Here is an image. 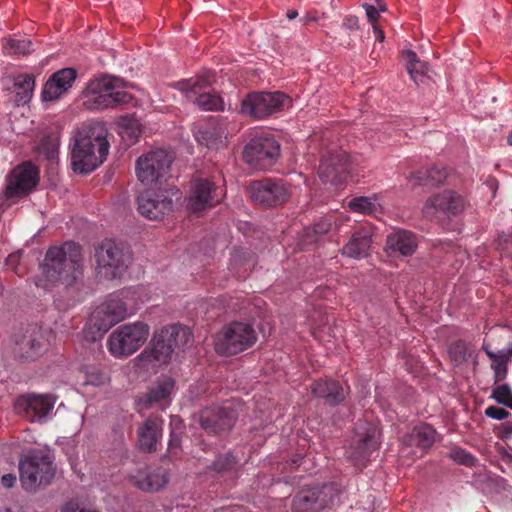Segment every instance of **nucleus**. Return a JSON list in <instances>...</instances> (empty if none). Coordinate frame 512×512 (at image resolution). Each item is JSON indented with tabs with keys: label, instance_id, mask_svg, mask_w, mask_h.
Returning a JSON list of instances; mask_svg holds the SVG:
<instances>
[{
	"label": "nucleus",
	"instance_id": "1",
	"mask_svg": "<svg viewBox=\"0 0 512 512\" xmlns=\"http://www.w3.org/2000/svg\"><path fill=\"white\" fill-rule=\"evenodd\" d=\"M109 143L101 125H85L76 131L71 157L75 172L90 173L105 160Z\"/></svg>",
	"mask_w": 512,
	"mask_h": 512
},
{
	"label": "nucleus",
	"instance_id": "2",
	"mask_svg": "<svg viewBox=\"0 0 512 512\" xmlns=\"http://www.w3.org/2000/svg\"><path fill=\"white\" fill-rule=\"evenodd\" d=\"M82 267L81 248L71 241L49 248L41 266L49 282H62L66 285L73 283L82 274Z\"/></svg>",
	"mask_w": 512,
	"mask_h": 512
},
{
	"label": "nucleus",
	"instance_id": "3",
	"mask_svg": "<svg viewBox=\"0 0 512 512\" xmlns=\"http://www.w3.org/2000/svg\"><path fill=\"white\" fill-rule=\"evenodd\" d=\"M139 295L140 289L134 287L110 294L94 313V317L101 321L99 328L106 331L134 315L139 308Z\"/></svg>",
	"mask_w": 512,
	"mask_h": 512
},
{
	"label": "nucleus",
	"instance_id": "4",
	"mask_svg": "<svg viewBox=\"0 0 512 512\" xmlns=\"http://www.w3.org/2000/svg\"><path fill=\"white\" fill-rule=\"evenodd\" d=\"M191 336L190 329L179 324L163 327L154 334L150 348L144 350L140 358L147 362L164 363L170 359L175 348L186 346Z\"/></svg>",
	"mask_w": 512,
	"mask_h": 512
},
{
	"label": "nucleus",
	"instance_id": "5",
	"mask_svg": "<svg viewBox=\"0 0 512 512\" xmlns=\"http://www.w3.org/2000/svg\"><path fill=\"white\" fill-rule=\"evenodd\" d=\"M123 81L112 76H102L89 84L84 105L90 110H101L131 102L132 95L119 90Z\"/></svg>",
	"mask_w": 512,
	"mask_h": 512
},
{
	"label": "nucleus",
	"instance_id": "6",
	"mask_svg": "<svg viewBox=\"0 0 512 512\" xmlns=\"http://www.w3.org/2000/svg\"><path fill=\"white\" fill-rule=\"evenodd\" d=\"M95 258L96 274L105 280L122 277L131 261L129 251L113 240L103 241L96 250Z\"/></svg>",
	"mask_w": 512,
	"mask_h": 512
},
{
	"label": "nucleus",
	"instance_id": "7",
	"mask_svg": "<svg viewBox=\"0 0 512 512\" xmlns=\"http://www.w3.org/2000/svg\"><path fill=\"white\" fill-rule=\"evenodd\" d=\"M149 334V326L141 321L121 325L109 335L108 350L114 357H128L146 342Z\"/></svg>",
	"mask_w": 512,
	"mask_h": 512
},
{
	"label": "nucleus",
	"instance_id": "8",
	"mask_svg": "<svg viewBox=\"0 0 512 512\" xmlns=\"http://www.w3.org/2000/svg\"><path fill=\"white\" fill-rule=\"evenodd\" d=\"M213 83L211 73H205L195 78L183 80L174 84L184 97L196 104L200 109L205 111H220L224 109L222 98L208 91Z\"/></svg>",
	"mask_w": 512,
	"mask_h": 512
},
{
	"label": "nucleus",
	"instance_id": "9",
	"mask_svg": "<svg viewBox=\"0 0 512 512\" xmlns=\"http://www.w3.org/2000/svg\"><path fill=\"white\" fill-rule=\"evenodd\" d=\"M257 339L253 326L246 322H232L215 338V350L221 355H234L251 347Z\"/></svg>",
	"mask_w": 512,
	"mask_h": 512
},
{
	"label": "nucleus",
	"instance_id": "10",
	"mask_svg": "<svg viewBox=\"0 0 512 512\" xmlns=\"http://www.w3.org/2000/svg\"><path fill=\"white\" fill-rule=\"evenodd\" d=\"M280 156V144L271 133L259 132L246 144L243 158L255 169L270 168Z\"/></svg>",
	"mask_w": 512,
	"mask_h": 512
},
{
	"label": "nucleus",
	"instance_id": "11",
	"mask_svg": "<svg viewBox=\"0 0 512 512\" xmlns=\"http://www.w3.org/2000/svg\"><path fill=\"white\" fill-rule=\"evenodd\" d=\"M290 103V98L282 92H252L242 100L240 112L254 119H264L283 111Z\"/></svg>",
	"mask_w": 512,
	"mask_h": 512
},
{
	"label": "nucleus",
	"instance_id": "12",
	"mask_svg": "<svg viewBox=\"0 0 512 512\" xmlns=\"http://www.w3.org/2000/svg\"><path fill=\"white\" fill-rule=\"evenodd\" d=\"M172 161L171 153L165 149H155L143 154L136 161L137 179L145 185L158 182L166 175Z\"/></svg>",
	"mask_w": 512,
	"mask_h": 512
},
{
	"label": "nucleus",
	"instance_id": "13",
	"mask_svg": "<svg viewBox=\"0 0 512 512\" xmlns=\"http://www.w3.org/2000/svg\"><path fill=\"white\" fill-rule=\"evenodd\" d=\"M20 481L27 491L35 490L41 484H48L54 473L47 455L34 453L20 461Z\"/></svg>",
	"mask_w": 512,
	"mask_h": 512
},
{
	"label": "nucleus",
	"instance_id": "14",
	"mask_svg": "<svg viewBox=\"0 0 512 512\" xmlns=\"http://www.w3.org/2000/svg\"><path fill=\"white\" fill-rule=\"evenodd\" d=\"M174 199H179V190L176 188L158 192L146 190L138 195V211L148 219L157 220L172 210Z\"/></svg>",
	"mask_w": 512,
	"mask_h": 512
},
{
	"label": "nucleus",
	"instance_id": "15",
	"mask_svg": "<svg viewBox=\"0 0 512 512\" xmlns=\"http://www.w3.org/2000/svg\"><path fill=\"white\" fill-rule=\"evenodd\" d=\"M337 490L333 484H325L300 491L292 503V512H318L333 504Z\"/></svg>",
	"mask_w": 512,
	"mask_h": 512
},
{
	"label": "nucleus",
	"instance_id": "16",
	"mask_svg": "<svg viewBox=\"0 0 512 512\" xmlns=\"http://www.w3.org/2000/svg\"><path fill=\"white\" fill-rule=\"evenodd\" d=\"M223 195V190L210 180L195 179L187 197V208L193 213H201L218 204Z\"/></svg>",
	"mask_w": 512,
	"mask_h": 512
},
{
	"label": "nucleus",
	"instance_id": "17",
	"mask_svg": "<svg viewBox=\"0 0 512 512\" xmlns=\"http://www.w3.org/2000/svg\"><path fill=\"white\" fill-rule=\"evenodd\" d=\"M464 208L465 200L461 195L453 191H443L425 202L423 213L429 218H450L459 215Z\"/></svg>",
	"mask_w": 512,
	"mask_h": 512
},
{
	"label": "nucleus",
	"instance_id": "18",
	"mask_svg": "<svg viewBox=\"0 0 512 512\" xmlns=\"http://www.w3.org/2000/svg\"><path fill=\"white\" fill-rule=\"evenodd\" d=\"M251 199L263 206H277L284 203L289 192L282 180L263 179L254 181L249 187Z\"/></svg>",
	"mask_w": 512,
	"mask_h": 512
},
{
	"label": "nucleus",
	"instance_id": "19",
	"mask_svg": "<svg viewBox=\"0 0 512 512\" xmlns=\"http://www.w3.org/2000/svg\"><path fill=\"white\" fill-rule=\"evenodd\" d=\"M175 394V380L169 376L158 378L141 396L137 402L138 411L151 407L165 410L171 403Z\"/></svg>",
	"mask_w": 512,
	"mask_h": 512
},
{
	"label": "nucleus",
	"instance_id": "20",
	"mask_svg": "<svg viewBox=\"0 0 512 512\" xmlns=\"http://www.w3.org/2000/svg\"><path fill=\"white\" fill-rule=\"evenodd\" d=\"M348 158L346 152L342 150L324 155L319 165V176L322 181L336 186L341 185L346 179Z\"/></svg>",
	"mask_w": 512,
	"mask_h": 512
},
{
	"label": "nucleus",
	"instance_id": "21",
	"mask_svg": "<svg viewBox=\"0 0 512 512\" xmlns=\"http://www.w3.org/2000/svg\"><path fill=\"white\" fill-rule=\"evenodd\" d=\"M38 182L36 167L27 162L17 166L8 178L6 196L8 198L25 195L30 192Z\"/></svg>",
	"mask_w": 512,
	"mask_h": 512
},
{
	"label": "nucleus",
	"instance_id": "22",
	"mask_svg": "<svg viewBox=\"0 0 512 512\" xmlns=\"http://www.w3.org/2000/svg\"><path fill=\"white\" fill-rule=\"evenodd\" d=\"M54 407L49 395H24L17 399L16 409L30 422L43 421Z\"/></svg>",
	"mask_w": 512,
	"mask_h": 512
},
{
	"label": "nucleus",
	"instance_id": "23",
	"mask_svg": "<svg viewBox=\"0 0 512 512\" xmlns=\"http://www.w3.org/2000/svg\"><path fill=\"white\" fill-rule=\"evenodd\" d=\"M236 421V413L230 407L212 406L200 414V423L209 433H219L230 429Z\"/></svg>",
	"mask_w": 512,
	"mask_h": 512
},
{
	"label": "nucleus",
	"instance_id": "24",
	"mask_svg": "<svg viewBox=\"0 0 512 512\" xmlns=\"http://www.w3.org/2000/svg\"><path fill=\"white\" fill-rule=\"evenodd\" d=\"M77 72L73 68H63L53 73L42 90L43 101H54L64 95L73 85Z\"/></svg>",
	"mask_w": 512,
	"mask_h": 512
},
{
	"label": "nucleus",
	"instance_id": "25",
	"mask_svg": "<svg viewBox=\"0 0 512 512\" xmlns=\"http://www.w3.org/2000/svg\"><path fill=\"white\" fill-rule=\"evenodd\" d=\"M379 429L376 425L365 422L358 424L355 431L357 442L354 457L356 459H367L373 451L378 448Z\"/></svg>",
	"mask_w": 512,
	"mask_h": 512
},
{
	"label": "nucleus",
	"instance_id": "26",
	"mask_svg": "<svg viewBox=\"0 0 512 512\" xmlns=\"http://www.w3.org/2000/svg\"><path fill=\"white\" fill-rule=\"evenodd\" d=\"M372 236L373 230L370 226L365 225L361 227L342 248V254L354 259L367 257L371 247Z\"/></svg>",
	"mask_w": 512,
	"mask_h": 512
},
{
	"label": "nucleus",
	"instance_id": "27",
	"mask_svg": "<svg viewBox=\"0 0 512 512\" xmlns=\"http://www.w3.org/2000/svg\"><path fill=\"white\" fill-rule=\"evenodd\" d=\"M162 437V420L160 418L147 419L138 429L137 445L145 452H153Z\"/></svg>",
	"mask_w": 512,
	"mask_h": 512
},
{
	"label": "nucleus",
	"instance_id": "28",
	"mask_svg": "<svg viewBox=\"0 0 512 512\" xmlns=\"http://www.w3.org/2000/svg\"><path fill=\"white\" fill-rule=\"evenodd\" d=\"M418 246L416 236L407 230H395L386 239V249L391 253L411 256Z\"/></svg>",
	"mask_w": 512,
	"mask_h": 512
},
{
	"label": "nucleus",
	"instance_id": "29",
	"mask_svg": "<svg viewBox=\"0 0 512 512\" xmlns=\"http://www.w3.org/2000/svg\"><path fill=\"white\" fill-rule=\"evenodd\" d=\"M195 138L200 145L218 150L225 146L226 129L222 125L201 126L195 132Z\"/></svg>",
	"mask_w": 512,
	"mask_h": 512
},
{
	"label": "nucleus",
	"instance_id": "30",
	"mask_svg": "<svg viewBox=\"0 0 512 512\" xmlns=\"http://www.w3.org/2000/svg\"><path fill=\"white\" fill-rule=\"evenodd\" d=\"M133 482L140 490L155 492L167 484L168 476L164 469H157L152 472L140 471L133 476Z\"/></svg>",
	"mask_w": 512,
	"mask_h": 512
},
{
	"label": "nucleus",
	"instance_id": "31",
	"mask_svg": "<svg viewBox=\"0 0 512 512\" xmlns=\"http://www.w3.org/2000/svg\"><path fill=\"white\" fill-rule=\"evenodd\" d=\"M401 57L407 72L415 84L419 85L425 83L429 71L427 62L420 60L416 53L409 49L403 50Z\"/></svg>",
	"mask_w": 512,
	"mask_h": 512
},
{
	"label": "nucleus",
	"instance_id": "32",
	"mask_svg": "<svg viewBox=\"0 0 512 512\" xmlns=\"http://www.w3.org/2000/svg\"><path fill=\"white\" fill-rule=\"evenodd\" d=\"M314 396L324 398L332 405L338 404L344 399V390L337 381L318 380L312 385Z\"/></svg>",
	"mask_w": 512,
	"mask_h": 512
},
{
	"label": "nucleus",
	"instance_id": "33",
	"mask_svg": "<svg viewBox=\"0 0 512 512\" xmlns=\"http://www.w3.org/2000/svg\"><path fill=\"white\" fill-rule=\"evenodd\" d=\"M35 87V80L31 74H19L14 78V91L18 104H26L30 101Z\"/></svg>",
	"mask_w": 512,
	"mask_h": 512
},
{
	"label": "nucleus",
	"instance_id": "34",
	"mask_svg": "<svg viewBox=\"0 0 512 512\" xmlns=\"http://www.w3.org/2000/svg\"><path fill=\"white\" fill-rule=\"evenodd\" d=\"M40 332L33 331L29 336H25L20 342L19 346L20 357L26 360H32L42 352Z\"/></svg>",
	"mask_w": 512,
	"mask_h": 512
},
{
	"label": "nucleus",
	"instance_id": "35",
	"mask_svg": "<svg viewBox=\"0 0 512 512\" xmlns=\"http://www.w3.org/2000/svg\"><path fill=\"white\" fill-rule=\"evenodd\" d=\"M449 357L455 366H459L469 360L475 361L476 351L465 341L458 340L454 342L448 350Z\"/></svg>",
	"mask_w": 512,
	"mask_h": 512
},
{
	"label": "nucleus",
	"instance_id": "36",
	"mask_svg": "<svg viewBox=\"0 0 512 512\" xmlns=\"http://www.w3.org/2000/svg\"><path fill=\"white\" fill-rule=\"evenodd\" d=\"M349 208L353 212L366 215H375L382 210L381 203L377 196L372 197H356L349 202Z\"/></svg>",
	"mask_w": 512,
	"mask_h": 512
},
{
	"label": "nucleus",
	"instance_id": "37",
	"mask_svg": "<svg viewBox=\"0 0 512 512\" xmlns=\"http://www.w3.org/2000/svg\"><path fill=\"white\" fill-rule=\"evenodd\" d=\"M436 437L435 429L428 424H420L412 430L410 434V442L421 448L430 447Z\"/></svg>",
	"mask_w": 512,
	"mask_h": 512
},
{
	"label": "nucleus",
	"instance_id": "38",
	"mask_svg": "<svg viewBox=\"0 0 512 512\" xmlns=\"http://www.w3.org/2000/svg\"><path fill=\"white\" fill-rule=\"evenodd\" d=\"M447 177V170L444 167L433 166L429 170L417 171L411 174V178L424 185H438Z\"/></svg>",
	"mask_w": 512,
	"mask_h": 512
},
{
	"label": "nucleus",
	"instance_id": "39",
	"mask_svg": "<svg viewBox=\"0 0 512 512\" xmlns=\"http://www.w3.org/2000/svg\"><path fill=\"white\" fill-rule=\"evenodd\" d=\"M117 128L121 138L130 143H134L141 132L138 120L128 116L119 119Z\"/></svg>",
	"mask_w": 512,
	"mask_h": 512
},
{
	"label": "nucleus",
	"instance_id": "40",
	"mask_svg": "<svg viewBox=\"0 0 512 512\" xmlns=\"http://www.w3.org/2000/svg\"><path fill=\"white\" fill-rule=\"evenodd\" d=\"M346 220H349V217L340 214L326 216L314 224V233L318 235L326 234L332 230L333 226L336 230H339L342 223Z\"/></svg>",
	"mask_w": 512,
	"mask_h": 512
},
{
	"label": "nucleus",
	"instance_id": "41",
	"mask_svg": "<svg viewBox=\"0 0 512 512\" xmlns=\"http://www.w3.org/2000/svg\"><path fill=\"white\" fill-rule=\"evenodd\" d=\"M32 46V42L27 38H9L3 42V50L7 55L30 53L33 50Z\"/></svg>",
	"mask_w": 512,
	"mask_h": 512
},
{
	"label": "nucleus",
	"instance_id": "42",
	"mask_svg": "<svg viewBox=\"0 0 512 512\" xmlns=\"http://www.w3.org/2000/svg\"><path fill=\"white\" fill-rule=\"evenodd\" d=\"M486 351L488 357L492 360L491 367L494 371L495 383L502 381L505 379L507 375V358L503 353L495 354L485 347H483Z\"/></svg>",
	"mask_w": 512,
	"mask_h": 512
},
{
	"label": "nucleus",
	"instance_id": "43",
	"mask_svg": "<svg viewBox=\"0 0 512 512\" xmlns=\"http://www.w3.org/2000/svg\"><path fill=\"white\" fill-rule=\"evenodd\" d=\"M59 141L54 136L44 137L39 146L38 151L48 160H54L57 157Z\"/></svg>",
	"mask_w": 512,
	"mask_h": 512
},
{
	"label": "nucleus",
	"instance_id": "44",
	"mask_svg": "<svg viewBox=\"0 0 512 512\" xmlns=\"http://www.w3.org/2000/svg\"><path fill=\"white\" fill-rule=\"evenodd\" d=\"M84 373V385L100 386L105 384L106 376L96 367L87 366L83 370Z\"/></svg>",
	"mask_w": 512,
	"mask_h": 512
},
{
	"label": "nucleus",
	"instance_id": "45",
	"mask_svg": "<svg viewBox=\"0 0 512 512\" xmlns=\"http://www.w3.org/2000/svg\"><path fill=\"white\" fill-rule=\"evenodd\" d=\"M492 398L497 403L512 409V391L507 384L497 385L492 390Z\"/></svg>",
	"mask_w": 512,
	"mask_h": 512
},
{
	"label": "nucleus",
	"instance_id": "46",
	"mask_svg": "<svg viewBox=\"0 0 512 512\" xmlns=\"http://www.w3.org/2000/svg\"><path fill=\"white\" fill-rule=\"evenodd\" d=\"M449 456L456 463L469 467L474 466L477 462V459L474 455L462 448L453 449Z\"/></svg>",
	"mask_w": 512,
	"mask_h": 512
},
{
	"label": "nucleus",
	"instance_id": "47",
	"mask_svg": "<svg viewBox=\"0 0 512 512\" xmlns=\"http://www.w3.org/2000/svg\"><path fill=\"white\" fill-rule=\"evenodd\" d=\"M237 463L235 457L231 453H227L225 455H220L218 459L214 463V467L216 470H229L232 469Z\"/></svg>",
	"mask_w": 512,
	"mask_h": 512
},
{
	"label": "nucleus",
	"instance_id": "48",
	"mask_svg": "<svg viewBox=\"0 0 512 512\" xmlns=\"http://www.w3.org/2000/svg\"><path fill=\"white\" fill-rule=\"evenodd\" d=\"M363 8L365 9L366 16H367L369 22L373 25V24H376V20L379 16V12L385 10V5L378 3V7H375L372 4L365 3V4H363Z\"/></svg>",
	"mask_w": 512,
	"mask_h": 512
},
{
	"label": "nucleus",
	"instance_id": "49",
	"mask_svg": "<svg viewBox=\"0 0 512 512\" xmlns=\"http://www.w3.org/2000/svg\"><path fill=\"white\" fill-rule=\"evenodd\" d=\"M485 415L491 419L504 420L508 418L509 412L498 406H488L485 409Z\"/></svg>",
	"mask_w": 512,
	"mask_h": 512
},
{
	"label": "nucleus",
	"instance_id": "50",
	"mask_svg": "<svg viewBox=\"0 0 512 512\" xmlns=\"http://www.w3.org/2000/svg\"><path fill=\"white\" fill-rule=\"evenodd\" d=\"M180 439L175 430H172L168 444V451L171 455H176V450L179 448Z\"/></svg>",
	"mask_w": 512,
	"mask_h": 512
},
{
	"label": "nucleus",
	"instance_id": "51",
	"mask_svg": "<svg viewBox=\"0 0 512 512\" xmlns=\"http://www.w3.org/2000/svg\"><path fill=\"white\" fill-rule=\"evenodd\" d=\"M16 482V476L14 474H5L1 478V483L6 488H11Z\"/></svg>",
	"mask_w": 512,
	"mask_h": 512
},
{
	"label": "nucleus",
	"instance_id": "52",
	"mask_svg": "<svg viewBox=\"0 0 512 512\" xmlns=\"http://www.w3.org/2000/svg\"><path fill=\"white\" fill-rule=\"evenodd\" d=\"M372 27L376 40L383 42L385 38L384 32L376 24H373Z\"/></svg>",
	"mask_w": 512,
	"mask_h": 512
},
{
	"label": "nucleus",
	"instance_id": "53",
	"mask_svg": "<svg viewBox=\"0 0 512 512\" xmlns=\"http://www.w3.org/2000/svg\"><path fill=\"white\" fill-rule=\"evenodd\" d=\"M358 20L356 17H349L345 20L344 25L348 26L350 29L357 27Z\"/></svg>",
	"mask_w": 512,
	"mask_h": 512
},
{
	"label": "nucleus",
	"instance_id": "54",
	"mask_svg": "<svg viewBox=\"0 0 512 512\" xmlns=\"http://www.w3.org/2000/svg\"><path fill=\"white\" fill-rule=\"evenodd\" d=\"M298 16V12L296 10H290L287 12V18L289 20H293Z\"/></svg>",
	"mask_w": 512,
	"mask_h": 512
},
{
	"label": "nucleus",
	"instance_id": "55",
	"mask_svg": "<svg viewBox=\"0 0 512 512\" xmlns=\"http://www.w3.org/2000/svg\"><path fill=\"white\" fill-rule=\"evenodd\" d=\"M171 424H175V426L178 428L181 426V420L178 417L173 416L171 417Z\"/></svg>",
	"mask_w": 512,
	"mask_h": 512
},
{
	"label": "nucleus",
	"instance_id": "56",
	"mask_svg": "<svg viewBox=\"0 0 512 512\" xmlns=\"http://www.w3.org/2000/svg\"><path fill=\"white\" fill-rule=\"evenodd\" d=\"M507 142L509 145H512V131L509 133V135L507 137Z\"/></svg>",
	"mask_w": 512,
	"mask_h": 512
},
{
	"label": "nucleus",
	"instance_id": "57",
	"mask_svg": "<svg viewBox=\"0 0 512 512\" xmlns=\"http://www.w3.org/2000/svg\"><path fill=\"white\" fill-rule=\"evenodd\" d=\"M315 20H316V18H314V17H309V16L305 17V22H310V21H315Z\"/></svg>",
	"mask_w": 512,
	"mask_h": 512
},
{
	"label": "nucleus",
	"instance_id": "58",
	"mask_svg": "<svg viewBox=\"0 0 512 512\" xmlns=\"http://www.w3.org/2000/svg\"><path fill=\"white\" fill-rule=\"evenodd\" d=\"M3 512H10V510L6 509V510H5V511H3Z\"/></svg>",
	"mask_w": 512,
	"mask_h": 512
}]
</instances>
